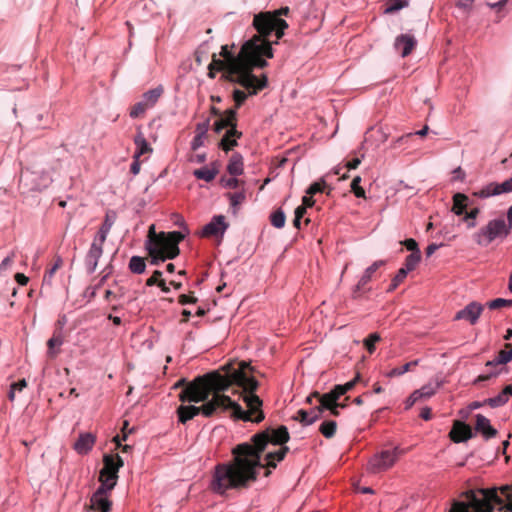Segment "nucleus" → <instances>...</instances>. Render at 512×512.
<instances>
[{
  "mask_svg": "<svg viewBox=\"0 0 512 512\" xmlns=\"http://www.w3.org/2000/svg\"><path fill=\"white\" fill-rule=\"evenodd\" d=\"M225 374L213 371L198 376L179 394L182 403L194 402L201 406L180 405L177 408L178 420L182 424L202 414L214 416L218 410H232L235 419L259 423L265 416L261 409L262 400L255 394L259 383L254 376V368L245 361L229 362L222 366Z\"/></svg>",
  "mask_w": 512,
  "mask_h": 512,
  "instance_id": "obj_1",
  "label": "nucleus"
},
{
  "mask_svg": "<svg viewBox=\"0 0 512 512\" xmlns=\"http://www.w3.org/2000/svg\"><path fill=\"white\" fill-rule=\"evenodd\" d=\"M290 439L286 426L267 428L252 436V443H242L232 449L233 458L214 468L209 488L221 496L230 490L247 489L258 478V469L264 468L261 456L268 444L283 445Z\"/></svg>",
  "mask_w": 512,
  "mask_h": 512,
  "instance_id": "obj_2",
  "label": "nucleus"
},
{
  "mask_svg": "<svg viewBox=\"0 0 512 512\" xmlns=\"http://www.w3.org/2000/svg\"><path fill=\"white\" fill-rule=\"evenodd\" d=\"M272 57L273 49L260 38L252 37L242 45L238 59L227 62L224 59H218L214 53L209 66L223 72L221 76L223 80L240 85L250 94H257L267 87L268 78L265 74L258 77L253 74V71L255 68H265L268 65L265 58Z\"/></svg>",
  "mask_w": 512,
  "mask_h": 512,
  "instance_id": "obj_3",
  "label": "nucleus"
},
{
  "mask_svg": "<svg viewBox=\"0 0 512 512\" xmlns=\"http://www.w3.org/2000/svg\"><path fill=\"white\" fill-rule=\"evenodd\" d=\"M469 512H493L505 509V501L498 494L497 488L469 490L463 493Z\"/></svg>",
  "mask_w": 512,
  "mask_h": 512,
  "instance_id": "obj_4",
  "label": "nucleus"
},
{
  "mask_svg": "<svg viewBox=\"0 0 512 512\" xmlns=\"http://www.w3.org/2000/svg\"><path fill=\"white\" fill-rule=\"evenodd\" d=\"M253 26L258 32V35H254L253 37L260 38L261 41L269 45L271 49V43L266 39V37H268L272 32H275L277 39H280L284 35L285 29L288 28L287 22L276 17V15L271 13V11L260 12L255 15L253 19Z\"/></svg>",
  "mask_w": 512,
  "mask_h": 512,
  "instance_id": "obj_5",
  "label": "nucleus"
},
{
  "mask_svg": "<svg viewBox=\"0 0 512 512\" xmlns=\"http://www.w3.org/2000/svg\"><path fill=\"white\" fill-rule=\"evenodd\" d=\"M405 454L399 447L382 450L374 454L367 463V471L372 474L382 473L394 466L398 459Z\"/></svg>",
  "mask_w": 512,
  "mask_h": 512,
  "instance_id": "obj_6",
  "label": "nucleus"
},
{
  "mask_svg": "<svg viewBox=\"0 0 512 512\" xmlns=\"http://www.w3.org/2000/svg\"><path fill=\"white\" fill-rule=\"evenodd\" d=\"M172 241L170 244L163 245V247L147 246L149 255L151 256V263L158 265L160 262H164L166 259H174L179 253V243L184 239V234L180 231H172Z\"/></svg>",
  "mask_w": 512,
  "mask_h": 512,
  "instance_id": "obj_7",
  "label": "nucleus"
},
{
  "mask_svg": "<svg viewBox=\"0 0 512 512\" xmlns=\"http://www.w3.org/2000/svg\"><path fill=\"white\" fill-rule=\"evenodd\" d=\"M511 229L504 219H493L477 232L475 239L479 245L487 246L496 238L506 237Z\"/></svg>",
  "mask_w": 512,
  "mask_h": 512,
  "instance_id": "obj_8",
  "label": "nucleus"
},
{
  "mask_svg": "<svg viewBox=\"0 0 512 512\" xmlns=\"http://www.w3.org/2000/svg\"><path fill=\"white\" fill-rule=\"evenodd\" d=\"M163 87L158 86L145 92L142 96V100L134 104L130 109V116L132 118H138L146 112L147 109L152 108L163 94Z\"/></svg>",
  "mask_w": 512,
  "mask_h": 512,
  "instance_id": "obj_9",
  "label": "nucleus"
},
{
  "mask_svg": "<svg viewBox=\"0 0 512 512\" xmlns=\"http://www.w3.org/2000/svg\"><path fill=\"white\" fill-rule=\"evenodd\" d=\"M19 182L26 191H34L47 187L51 179L48 175H39L27 169L21 173Z\"/></svg>",
  "mask_w": 512,
  "mask_h": 512,
  "instance_id": "obj_10",
  "label": "nucleus"
},
{
  "mask_svg": "<svg viewBox=\"0 0 512 512\" xmlns=\"http://www.w3.org/2000/svg\"><path fill=\"white\" fill-rule=\"evenodd\" d=\"M105 241L106 240H99L98 237H94L93 242L85 258L86 268L89 273L95 272L98 265V260L103 254V245Z\"/></svg>",
  "mask_w": 512,
  "mask_h": 512,
  "instance_id": "obj_11",
  "label": "nucleus"
},
{
  "mask_svg": "<svg viewBox=\"0 0 512 512\" xmlns=\"http://www.w3.org/2000/svg\"><path fill=\"white\" fill-rule=\"evenodd\" d=\"M110 492L104 488H97L90 498V509L99 512H110L112 501L109 499Z\"/></svg>",
  "mask_w": 512,
  "mask_h": 512,
  "instance_id": "obj_12",
  "label": "nucleus"
},
{
  "mask_svg": "<svg viewBox=\"0 0 512 512\" xmlns=\"http://www.w3.org/2000/svg\"><path fill=\"white\" fill-rule=\"evenodd\" d=\"M512 192V177L503 183L492 182L480 189L477 192H474V195L479 198H487L494 195H499L502 193Z\"/></svg>",
  "mask_w": 512,
  "mask_h": 512,
  "instance_id": "obj_13",
  "label": "nucleus"
},
{
  "mask_svg": "<svg viewBox=\"0 0 512 512\" xmlns=\"http://www.w3.org/2000/svg\"><path fill=\"white\" fill-rule=\"evenodd\" d=\"M484 310V306L476 301L469 303L462 310L458 311L455 315L456 320L464 319L468 321L470 324L474 325L481 313Z\"/></svg>",
  "mask_w": 512,
  "mask_h": 512,
  "instance_id": "obj_14",
  "label": "nucleus"
},
{
  "mask_svg": "<svg viewBox=\"0 0 512 512\" xmlns=\"http://www.w3.org/2000/svg\"><path fill=\"white\" fill-rule=\"evenodd\" d=\"M228 228V223L225 222L223 215H216L212 220L203 227L201 236L212 237V236H223L224 232Z\"/></svg>",
  "mask_w": 512,
  "mask_h": 512,
  "instance_id": "obj_15",
  "label": "nucleus"
},
{
  "mask_svg": "<svg viewBox=\"0 0 512 512\" xmlns=\"http://www.w3.org/2000/svg\"><path fill=\"white\" fill-rule=\"evenodd\" d=\"M449 437L454 443L465 442L473 437L471 427L459 420L454 421Z\"/></svg>",
  "mask_w": 512,
  "mask_h": 512,
  "instance_id": "obj_16",
  "label": "nucleus"
},
{
  "mask_svg": "<svg viewBox=\"0 0 512 512\" xmlns=\"http://www.w3.org/2000/svg\"><path fill=\"white\" fill-rule=\"evenodd\" d=\"M224 129H237L236 109H227L218 120L215 121L213 130L216 133L222 132Z\"/></svg>",
  "mask_w": 512,
  "mask_h": 512,
  "instance_id": "obj_17",
  "label": "nucleus"
},
{
  "mask_svg": "<svg viewBox=\"0 0 512 512\" xmlns=\"http://www.w3.org/2000/svg\"><path fill=\"white\" fill-rule=\"evenodd\" d=\"M416 39L410 34H401L395 39L394 47L402 57L408 56L416 46Z\"/></svg>",
  "mask_w": 512,
  "mask_h": 512,
  "instance_id": "obj_18",
  "label": "nucleus"
},
{
  "mask_svg": "<svg viewBox=\"0 0 512 512\" xmlns=\"http://www.w3.org/2000/svg\"><path fill=\"white\" fill-rule=\"evenodd\" d=\"M171 234L172 232H160L157 234L155 231V225L152 224L148 230L147 246L163 247V245H168L173 238Z\"/></svg>",
  "mask_w": 512,
  "mask_h": 512,
  "instance_id": "obj_19",
  "label": "nucleus"
},
{
  "mask_svg": "<svg viewBox=\"0 0 512 512\" xmlns=\"http://www.w3.org/2000/svg\"><path fill=\"white\" fill-rule=\"evenodd\" d=\"M475 430L481 433L485 439L494 438L497 436L498 431L490 424V420L482 414L475 416Z\"/></svg>",
  "mask_w": 512,
  "mask_h": 512,
  "instance_id": "obj_20",
  "label": "nucleus"
},
{
  "mask_svg": "<svg viewBox=\"0 0 512 512\" xmlns=\"http://www.w3.org/2000/svg\"><path fill=\"white\" fill-rule=\"evenodd\" d=\"M124 461L118 455H109L106 454L103 457V468L100 471H104L105 473L118 475L119 469L123 467Z\"/></svg>",
  "mask_w": 512,
  "mask_h": 512,
  "instance_id": "obj_21",
  "label": "nucleus"
},
{
  "mask_svg": "<svg viewBox=\"0 0 512 512\" xmlns=\"http://www.w3.org/2000/svg\"><path fill=\"white\" fill-rule=\"evenodd\" d=\"M242 137V132L237 129H228L222 139L219 142V147L228 152L232 150L235 146H237V139Z\"/></svg>",
  "mask_w": 512,
  "mask_h": 512,
  "instance_id": "obj_22",
  "label": "nucleus"
},
{
  "mask_svg": "<svg viewBox=\"0 0 512 512\" xmlns=\"http://www.w3.org/2000/svg\"><path fill=\"white\" fill-rule=\"evenodd\" d=\"M96 437L92 433H82L74 444L79 454H87L94 446Z\"/></svg>",
  "mask_w": 512,
  "mask_h": 512,
  "instance_id": "obj_23",
  "label": "nucleus"
},
{
  "mask_svg": "<svg viewBox=\"0 0 512 512\" xmlns=\"http://www.w3.org/2000/svg\"><path fill=\"white\" fill-rule=\"evenodd\" d=\"M210 126V120L207 119L202 123H198L195 129V136L191 143V148L196 151L199 147L203 146L204 140L207 138L208 130Z\"/></svg>",
  "mask_w": 512,
  "mask_h": 512,
  "instance_id": "obj_24",
  "label": "nucleus"
},
{
  "mask_svg": "<svg viewBox=\"0 0 512 512\" xmlns=\"http://www.w3.org/2000/svg\"><path fill=\"white\" fill-rule=\"evenodd\" d=\"M134 144L136 146L133 158H140L145 154H151L153 152V148L147 142L144 137V134L139 130L134 137Z\"/></svg>",
  "mask_w": 512,
  "mask_h": 512,
  "instance_id": "obj_25",
  "label": "nucleus"
},
{
  "mask_svg": "<svg viewBox=\"0 0 512 512\" xmlns=\"http://www.w3.org/2000/svg\"><path fill=\"white\" fill-rule=\"evenodd\" d=\"M510 396H512V385H507L497 396L484 400L491 408H497L505 405Z\"/></svg>",
  "mask_w": 512,
  "mask_h": 512,
  "instance_id": "obj_26",
  "label": "nucleus"
},
{
  "mask_svg": "<svg viewBox=\"0 0 512 512\" xmlns=\"http://www.w3.org/2000/svg\"><path fill=\"white\" fill-rule=\"evenodd\" d=\"M385 261L384 260H378V261H375L371 266H369L365 272L363 273L362 277L360 278L357 286H356V291H360L362 289L365 288V286L369 283V281H371L374 273L382 266L385 265Z\"/></svg>",
  "mask_w": 512,
  "mask_h": 512,
  "instance_id": "obj_27",
  "label": "nucleus"
},
{
  "mask_svg": "<svg viewBox=\"0 0 512 512\" xmlns=\"http://www.w3.org/2000/svg\"><path fill=\"white\" fill-rule=\"evenodd\" d=\"M219 173L218 164L216 162L211 164V167H202L200 169H196L193 172V175L199 179L204 180L206 182H211L215 179L217 174Z\"/></svg>",
  "mask_w": 512,
  "mask_h": 512,
  "instance_id": "obj_28",
  "label": "nucleus"
},
{
  "mask_svg": "<svg viewBox=\"0 0 512 512\" xmlns=\"http://www.w3.org/2000/svg\"><path fill=\"white\" fill-rule=\"evenodd\" d=\"M63 344V336L60 331H55L52 337L47 341V356L54 359L60 352V347Z\"/></svg>",
  "mask_w": 512,
  "mask_h": 512,
  "instance_id": "obj_29",
  "label": "nucleus"
},
{
  "mask_svg": "<svg viewBox=\"0 0 512 512\" xmlns=\"http://www.w3.org/2000/svg\"><path fill=\"white\" fill-rule=\"evenodd\" d=\"M512 360V344H506L505 348L498 352L497 357L486 363V367L488 366H502Z\"/></svg>",
  "mask_w": 512,
  "mask_h": 512,
  "instance_id": "obj_30",
  "label": "nucleus"
},
{
  "mask_svg": "<svg viewBox=\"0 0 512 512\" xmlns=\"http://www.w3.org/2000/svg\"><path fill=\"white\" fill-rule=\"evenodd\" d=\"M289 452V447L287 446H281L277 451L275 452H269L267 453L265 459L267 461L266 467L269 468H276L277 462L282 461L287 453Z\"/></svg>",
  "mask_w": 512,
  "mask_h": 512,
  "instance_id": "obj_31",
  "label": "nucleus"
},
{
  "mask_svg": "<svg viewBox=\"0 0 512 512\" xmlns=\"http://www.w3.org/2000/svg\"><path fill=\"white\" fill-rule=\"evenodd\" d=\"M313 396H315V399L318 401L319 406L326 410L327 408H334L335 406H339L340 403L338 400L332 395L331 392L320 394L319 392H314Z\"/></svg>",
  "mask_w": 512,
  "mask_h": 512,
  "instance_id": "obj_32",
  "label": "nucleus"
},
{
  "mask_svg": "<svg viewBox=\"0 0 512 512\" xmlns=\"http://www.w3.org/2000/svg\"><path fill=\"white\" fill-rule=\"evenodd\" d=\"M116 215L113 212H108L105 216L104 222L99 228L95 237H98L99 240H106L107 235L109 234L114 222Z\"/></svg>",
  "mask_w": 512,
  "mask_h": 512,
  "instance_id": "obj_33",
  "label": "nucleus"
},
{
  "mask_svg": "<svg viewBox=\"0 0 512 512\" xmlns=\"http://www.w3.org/2000/svg\"><path fill=\"white\" fill-rule=\"evenodd\" d=\"M227 171L234 176L243 173V157L239 153L232 154L227 165Z\"/></svg>",
  "mask_w": 512,
  "mask_h": 512,
  "instance_id": "obj_34",
  "label": "nucleus"
},
{
  "mask_svg": "<svg viewBox=\"0 0 512 512\" xmlns=\"http://www.w3.org/2000/svg\"><path fill=\"white\" fill-rule=\"evenodd\" d=\"M118 475L105 473L100 471L99 482L101 485L98 488H104L105 491L111 492L117 484Z\"/></svg>",
  "mask_w": 512,
  "mask_h": 512,
  "instance_id": "obj_35",
  "label": "nucleus"
},
{
  "mask_svg": "<svg viewBox=\"0 0 512 512\" xmlns=\"http://www.w3.org/2000/svg\"><path fill=\"white\" fill-rule=\"evenodd\" d=\"M468 197L465 194L462 193H456L453 196V207L452 211L456 215H462L468 206Z\"/></svg>",
  "mask_w": 512,
  "mask_h": 512,
  "instance_id": "obj_36",
  "label": "nucleus"
},
{
  "mask_svg": "<svg viewBox=\"0 0 512 512\" xmlns=\"http://www.w3.org/2000/svg\"><path fill=\"white\" fill-rule=\"evenodd\" d=\"M336 430L337 423L333 420L324 421L319 427L320 433L328 439L334 437Z\"/></svg>",
  "mask_w": 512,
  "mask_h": 512,
  "instance_id": "obj_37",
  "label": "nucleus"
},
{
  "mask_svg": "<svg viewBox=\"0 0 512 512\" xmlns=\"http://www.w3.org/2000/svg\"><path fill=\"white\" fill-rule=\"evenodd\" d=\"M146 263L143 257L133 256L129 261V269L135 274H142L145 271Z\"/></svg>",
  "mask_w": 512,
  "mask_h": 512,
  "instance_id": "obj_38",
  "label": "nucleus"
},
{
  "mask_svg": "<svg viewBox=\"0 0 512 512\" xmlns=\"http://www.w3.org/2000/svg\"><path fill=\"white\" fill-rule=\"evenodd\" d=\"M408 6L407 0H388L384 10L385 14H393Z\"/></svg>",
  "mask_w": 512,
  "mask_h": 512,
  "instance_id": "obj_39",
  "label": "nucleus"
},
{
  "mask_svg": "<svg viewBox=\"0 0 512 512\" xmlns=\"http://www.w3.org/2000/svg\"><path fill=\"white\" fill-rule=\"evenodd\" d=\"M417 365H418V360L408 362L401 367L393 368L391 371H389L387 373V377L392 378V377L401 376L404 373L410 371L413 367H416Z\"/></svg>",
  "mask_w": 512,
  "mask_h": 512,
  "instance_id": "obj_40",
  "label": "nucleus"
},
{
  "mask_svg": "<svg viewBox=\"0 0 512 512\" xmlns=\"http://www.w3.org/2000/svg\"><path fill=\"white\" fill-rule=\"evenodd\" d=\"M271 224L278 229H281L285 226L286 216L281 208L274 211L270 216Z\"/></svg>",
  "mask_w": 512,
  "mask_h": 512,
  "instance_id": "obj_41",
  "label": "nucleus"
},
{
  "mask_svg": "<svg viewBox=\"0 0 512 512\" xmlns=\"http://www.w3.org/2000/svg\"><path fill=\"white\" fill-rule=\"evenodd\" d=\"M247 92L240 90V89H234L232 93V98L234 101V107L232 109H236V111L244 104L247 97L251 95L248 90Z\"/></svg>",
  "mask_w": 512,
  "mask_h": 512,
  "instance_id": "obj_42",
  "label": "nucleus"
},
{
  "mask_svg": "<svg viewBox=\"0 0 512 512\" xmlns=\"http://www.w3.org/2000/svg\"><path fill=\"white\" fill-rule=\"evenodd\" d=\"M421 259V253L420 252H414L409 254L404 263V269H406L408 272L413 271Z\"/></svg>",
  "mask_w": 512,
  "mask_h": 512,
  "instance_id": "obj_43",
  "label": "nucleus"
},
{
  "mask_svg": "<svg viewBox=\"0 0 512 512\" xmlns=\"http://www.w3.org/2000/svg\"><path fill=\"white\" fill-rule=\"evenodd\" d=\"M381 340V336L378 333H371L368 337L363 340V345L367 349V351L372 354L376 347V343Z\"/></svg>",
  "mask_w": 512,
  "mask_h": 512,
  "instance_id": "obj_44",
  "label": "nucleus"
},
{
  "mask_svg": "<svg viewBox=\"0 0 512 512\" xmlns=\"http://www.w3.org/2000/svg\"><path fill=\"white\" fill-rule=\"evenodd\" d=\"M208 54H209V47H208L207 43L201 44L194 53L195 62L197 63V65H199V66L202 65L203 62L207 59Z\"/></svg>",
  "mask_w": 512,
  "mask_h": 512,
  "instance_id": "obj_45",
  "label": "nucleus"
},
{
  "mask_svg": "<svg viewBox=\"0 0 512 512\" xmlns=\"http://www.w3.org/2000/svg\"><path fill=\"white\" fill-rule=\"evenodd\" d=\"M439 387H440L439 383H436L435 385L429 383V384L422 386L419 389V391H420L423 399L427 400L436 393V391L439 389Z\"/></svg>",
  "mask_w": 512,
  "mask_h": 512,
  "instance_id": "obj_46",
  "label": "nucleus"
},
{
  "mask_svg": "<svg viewBox=\"0 0 512 512\" xmlns=\"http://www.w3.org/2000/svg\"><path fill=\"white\" fill-rule=\"evenodd\" d=\"M490 367L492 368V370L489 371L486 374L479 375L476 378L475 383H478V382H481V381H487V380H490L493 377H497L501 373V371L503 370L502 366H490Z\"/></svg>",
  "mask_w": 512,
  "mask_h": 512,
  "instance_id": "obj_47",
  "label": "nucleus"
},
{
  "mask_svg": "<svg viewBox=\"0 0 512 512\" xmlns=\"http://www.w3.org/2000/svg\"><path fill=\"white\" fill-rule=\"evenodd\" d=\"M511 306H512V300H507V299H503V298H496L487 303V307L491 310L500 309L503 307H511Z\"/></svg>",
  "mask_w": 512,
  "mask_h": 512,
  "instance_id": "obj_48",
  "label": "nucleus"
},
{
  "mask_svg": "<svg viewBox=\"0 0 512 512\" xmlns=\"http://www.w3.org/2000/svg\"><path fill=\"white\" fill-rule=\"evenodd\" d=\"M407 273H408V271L406 269H404L403 267L400 268L398 270L397 274L395 275V277L393 278L388 291L395 290L398 287V285H400L404 281V279L407 276Z\"/></svg>",
  "mask_w": 512,
  "mask_h": 512,
  "instance_id": "obj_49",
  "label": "nucleus"
},
{
  "mask_svg": "<svg viewBox=\"0 0 512 512\" xmlns=\"http://www.w3.org/2000/svg\"><path fill=\"white\" fill-rule=\"evenodd\" d=\"M63 265V261L60 257H56L55 258V261H54V264L52 265L51 268H49L46 272H45V275H44V281H48L50 282L54 276V274L56 273V271L58 269H60Z\"/></svg>",
  "mask_w": 512,
  "mask_h": 512,
  "instance_id": "obj_50",
  "label": "nucleus"
},
{
  "mask_svg": "<svg viewBox=\"0 0 512 512\" xmlns=\"http://www.w3.org/2000/svg\"><path fill=\"white\" fill-rule=\"evenodd\" d=\"M361 177L356 176L351 182V191L358 198H365V190L360 186Z\"/></svg>",
  "mask_w": 512,
  "mask_h": 512,
  "instance_id": "obj_51",
  "label": "nucleus"
},
{
  "mask_svg": "<svg viewBox=\"0 0 512 512\" xmlns=\"http://www.w3.org/2000/svg\"><path fill=\"white\" fill-rule=\"evenodd\" d=\"M227 197L229 198L232 207H237L238 205L243 203L246 198L244 191L227 193Z\"/></svg>",
  "mask_w": 512,
  "mask_h": 512,
  "instance_id": "obj_52",
  "label": "nucleus"
},
{
  "mask_svg": "<svg viewBox=\"0 0 512 512\" xmlns=\"http://www.w3.org/2000/svg\"><path fill=\"white\" fill-rule=\"evenodd\" d=\"M327 187L326 183L321 180V181H318V182H314L312 183L309 188L307 189L306 193L308 195H315L316 193H319V192H324L325 188Z\"/></svg>",
  "mask_w": 512,
  "mask_h": 512,
  "instance_id": "obj_53",
  "label": "nucleus"
},
{
  "mask_svg": "<svg viewBox=\"0 0 512 512\" xmlns=\"http://www.w3.org/2000/svg\"><path fill=\"white\" fill-rule=\"evenodd\" d=\"M479 212L478 208H473L469 212L465 213L464 221L468 223V228H473L475 226L474 220L478 216Z\"/></svg>",
  "mask_w": 512,
  "mask_h": 512,
  "instance_id": "obj_54",
  "label": "nucleus"
},
{
  "mask_svg": "<svg viewBox=\"0 0 512 512\" xmlns=\"http://www.w3.org/2000/svg\"><path fill=\"white\" fill-rule=\"evenodd\" d=\"M294 419L302 423L303 425H311L310 423V417L308 411L304 409H300L297 411L296 416H294Z\"/></svg>",
  "mask_w": 512,
  "mask_h": 512,
  "instance_id": "obj_55",
  "label": "nucleus"
},
{
  "mask_svg": "<svg viewBox=\"0 0 512 512\" xmlns=\"http://www.w3.org/2000/svg\"><path fill=\"white\" fill-rule=\"evenodd\" d=\"M220 56L223 57L224 60H226L227 62H233L232 60L234 59H238L239 58V53L237 55H234L228 48V45H223L221 47V52H220Z\"/></svg>",
  "mask_w": 512,
  "mask_h": 512,
  "instance_id": "obj_56",
  "label": "nucleus"
},
{
  "mask_svg": "<svg viewBox=\"0 0 512 512\" xmlns=\"http://www.w3.org/2000/svg\"><path fill=\"white\" fill-rule=\"evenodd\" d=\"M449 512H469V506L465 502L454 501Z\"/></svg>",
  "mask_w": 512,
  "mask_h": 512,
  "instance_id": "obj_57",
  "label": "nucleus"
},
{
  "mask_svg": "<svg viewBox=\"0 0 512 512\" xmlns=\"http://www.w3.org/2000/svg\"><path fill=\"white\" fill-rule=\"evenodd\" d=\"M323 411L324 410L319 405L308 411L310 423L313 424L315 421H317L322 416Z\"/></svg>",
  "mask_w": 512,
  "mask_h": 512,
  "instance_id": "obj_58",
  "label": "nucleus"
},
{
  "mask_svg": "<svg viewBox=\"0 0 512 512\" xmlns=\"http://www.w3.org/2000/svg\"><path fill=\"white\" fill-rule=\"evenodd\" d=\"M400 243L404 245L409 251H411V253L420 252L417 242L412 238L401 241Z\"/></svg>",
  "mask_w": 512,
  "mask_h": 512,
  "instance_id": "obj_59",
  "label": "nucleus"
},
{
  "mask_svg": "<svg viewBox=\"0 0 512 512\" xmlns=\"http://www.w3.org/2000/svg\"><path fill=\"white\" fill-rule=\"evenodd\" d=\"M162 272L160 270H155L150 278L147 279L146 285L147 286H153L158 285L159 281L161 279Z\"/></svg>",
  "mask_w": 512,
  "mask_h": 512,
  "instance_id": "obj_60",
  "label": "nucleus"
},
{
  "mask_svg": "<svg viewBox=\"0 0 512 512\" xmlns=\"http://www.w3.org/2000/svg\"><path fill=\"white\" fill-rule=\"evenodd\" d=\"M197 301H198V299L196 297L192 296V295L181 294L178 297V302L181 305L195 304Z\"/></svg>",
  "mask_w": 512,
  "mask_h": 512,
  "instance_id": "obj_61",
  "label": "nucleus"
},
{
  "mask_svg": "<svg viewBox=\"0 0 512 512\" xmlns=\"http://www.w3.org/2000/svg\"><path fill=\"white\" fill-rule=\"evenodd\" d=\"M414 136L413 133H408V134H405L401 137H398L392 144V148H397L399 147L400 145L406 143L410 138H412Z\"/></svg>",
  "mask_w": 512,
  "mask_h": 512,
  "instance_id": "obj_62",
  "label": "nucleus"
},
{
  "mask_svg": "<svg viewBox=\"0 0 512 512\" xmlns=\"http://www.w3.org/2000/svg\"><path fill=\"white\" fill-rule=\"evenodd\" d=\"M222 183H224V185L226 187L235 189L243 182L241 180H238L237 178H229V179H222Z\"/></svg>",
  "mask_w": 512,
  "mask_h": 512,
  "instance_id": "obj_63",
  "label": "nucleus"
},
{
  "mask_svg": "<svg viewBox=\"0 0 512 512\" xmlns=\"http://www.w3.org/2000/svg\"><path fill=\"white\" fill-rule=\"evenodd\" d=\"M500 493L507 498L508 501L512 500V484L504 485L498 489Z\"/></svg>",
  "mask_w": 512,
  "mask_h": 512,
  "instance_id": "obj_64",
  "label": "nucleus"
}]
</instances>
